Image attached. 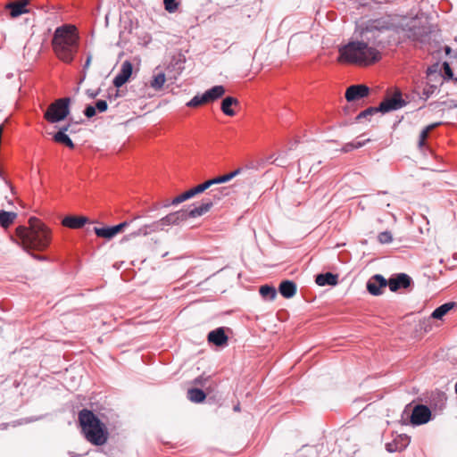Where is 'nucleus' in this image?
Returning <instances> with one entry per match:
<instances>
[{
	"instance_id": "21",
	"label": "nucleus",
	"mask_w": 457,
	"mask_h": 457,
	"mask_svg": "<svg viewBox=\"0 0 457 457\" xmlns=\"http://www.w3.org/2000/svg\"><path fill=\"white\" fill-rule=\"evenodd\" d=\"M278 291L285 298H291L296 294V285L291 280H284L280 283Z\"/></svg>"
},
{
	"instance_id": "47",
	"label": "nucleus",
	"mask_w": 457,
	"mask_h": 457,
	"mask_svg": "<svg viewBox=\"0 0 457 457\" xmlns=\"http://www.w3.org/2000/svg\"><path fill=\"white\" fill-rule=\"evenodd\" d=\"M447 104H445V106L448 109L457 108V101L454 100H448L446 101Z\"/></svg>"
},
{
	"instance_id": "50",
	"label": "nucleus",
	"mask_w": 457,
	"mask_h": 457,
	"mask_svg": "<svg viewBox=\"0 0 457 457\" xmlns=\"http://www.w3.org/2000/svg\"><path fill=\"white\" fill-rule=\"evenodd\" d=\"M271 162L275 163L277 166L284 167L285 163H286V161L284 159L277 158V159L271 161Z\"/></svg>"
},
{
	"instance_id": "27",
	"label": "nucleus",
	"mask_w": 457,
	"mask_h": 457,
	"mask_svg": "<svg viewBox=\"0 0 457 457\" xmlns=\"http://www.w3.org/2000/svg\"><path fill=\"white\" fill-rule=\"evenodd\" d=\"M206 397L205 393L199 388H190L187 390V398L193 403H202Z\"/></svg>"
},
{
	"instance_id": "30",
	"label": "nucleus",
	"mask_w": 457,
	"mask_h": 457,
	"mask_svg": "<svg viewBox=\"0 0 457 457\" xmlns=\"http://www.w3.org/2000/svg\"><path fill=\"white\" fill-rule=\"evenodd\" d=\"M441 124V122H436V123H433V124H430L428 126H427L421 132H420V139H419V147L421 148L424 146L425 145V141L427 139V137H428V134L429 132L434 129L435 128H436L437 126H439Z\"/></svg>"
},
{
	"instance_id": "18",
	"label": "nucleus",
	"mask_w": 457,
	"mask_h": 457,
	"mask_svg": "<svg viewBox=\"0 0 457 457\" xmlns=\"http://www.w3.org/2000/svg\"><path fill=\"white\" fill-rule=\"evenodd\" d=\"M208 341L210 343L214 344L217 346H221L227 344L228 337L225 334V330L223 328H219L214 330H212L208 334Z\"/></svg>"
},
{
	"instance_id": "19",
	"label": "nucleus",
	"mask_w": 457,
	"mask_h": 457,
	"mask_svg": "<svg viewBox=\"0 0 457 457\" xmlns=\"http://www.w3.org/2000/svg\"><path fill=\"white\" fill-rule=\"evenodd\" d=\"M88 222V219L84 216H66L62 224L70 228L77 229L82 228L86 223Z\"/></svg>"
},
{
	"instance_id": "61",
	"label": "nucleus",
	"mask_w": 457,
	"mask_h": 457,
	"mask_svg": "<svg viewBox=\"0 0 457 457\" xmlns=\"http://www.w3.org/2000/svg\"><path fill=\"white\" fill-rule=\"evenodd\" d=\"M234 410H235V411H238V410H239V407H238V406H235Z\"/></svg>"
},
{
	"instance_id": "38",
	"label": "nucleus",
	"mask_w": 457,
	"mask_h": 457,
	"mask_svg": "<svg viewBox=\"0 0 457 457\" xmlns=\"http://www.w3.org/2000/svg\"><path fill=\"white\" fill-rule=\"evenodd\" d=\"M150 235L147 225H144L138 228V230L131 233L132 237H139V236H148Z\"/></svg>"
},
{
	"instance_id": "45",
	"label": "nucleus",
	"mask_w": 457,
	"mask_h": 457,
	"mask_svg": "<svg viewBox=\"0 0 457 457\" xmlns=\"http://www.w3.org/2000/svg\"><path fill=\"white\" fill-rule=\"evenodd\" d=\"M309 166V161L306 158H303L299 161V170H302Z\"/></svg>"
},
{
	"instance_id": "35",
	"label": "nucleus",
	"mask_w": 457,
	"mask_h": 457,
	"mask_svg": "<svg viewBox=\"0 0 457 457\" xmlns=\"http://www.w3.org/2000/svg\"><path fill=\"white\" fill-rule=\"evenodd\" d=\"M378 112H379L378 107H370V108L362 111L361 112H360L357 115L356 119L361 120L363 118H367L368 116L373 115L374 113H377Z\"/></svg>"
},
{
	"instance_id": "46",
	"label": "nucleus",
	"mask_w": 457,
	"mask_h": 457,
	"mask_svg": "<svg viewBox=\"0 0 457 457\" xmlns=\"http://www.w3.org/2000/svg\"><path fill=\"white\" fill-rule=\"evenodd\" d=\"M240 172H241V169H237L234 171L226 174V177H227L228 180L229 181L230 179L235 178L237 175H238Z\"/></svg>"
},
{
	"instance_id": "5",
	"label": "nucleus",
	"mask_w": 457,
	"mask_h": 457,
	"mask_svg": "<svg viewBox=\"0 0 457 457\" xmlns=\"http://www.w3.org/2000/svg\"><path fill=\"white\" fill-rule=\"evenodd\" d=\"M228 193L229 189L225 187L211 189L208 193L209 196L204 198L202 204L199 206L191 209L189 212H187V219L196 218L204 215L210 211L215 202L228 195Z\"/></svg>"
},
{
	"instance_id": "20",
	"label": "nucleus",
	"mask_w": 457,
	"mask_h": 457,
	"mask_svg": "<svg viewBox=\"0 0 457 457\" xmlns=\"http://www.w3.org/2000/svg\"><path fill=\"white\" fill-rule=\"evenodd\" d=\"M225 87L221 85L214 86L212 88L206 90L203 95L206 104L216 101L222 97L225 94Z\"/></svg>"
},
{
	"instance_id": "9",
	"label": "nucleus",
	"mask_w": 457,
	"mask_h": 457,
	"mask_svg": "<svg viewBox=\"0 0 457 457\" xmlns=\"http://www.w3.org/2000/svg\"><path fill=\"white\" fill-rule=\"evenodd\" d=\"M406 104L405 101L402 98L400 93L395 94L393 96L386 98L378 105V110L382 113L389 112L401 109Z\"/></svg>"
},
{
	"instance_id": "34",
	"label": "nucleus",
	"mask_w": 457,
	"mask_h": 457,
	"mask_svg": "<svg viewBox=\"0 0 457 457\" xmlns=\"http://www.w3.org/2000/svg\"><path fill=\"white\" fill-rule=\"evenodd\" d=\"M146 225L148 227V230H149L150 234L165 230L161 222V220H158L156 221H154V222H152L150 224H146Z\"/></svg>"
},
{
	"instance_id": "15",
	"label": "nucleus",
	"mask_w": 457,
	"mask_h": 457,
	"mask_svg": "<svg viewBox=\"0 0 457 457\" xmlns=\"http://www.w3.org/2000/svg\"><path fill=\"white\" fill-rule=\"evenodd\" d=\"M411 278L405 273H399L395 278H391L387 281V286L392 292H396L400 288L410 287Z\"/></svg>"
},
{
	"instance_id": "1",
	"label": "nucleus",
	"mask_w": 457,
	"mask_h": 457,
	"mask_svg": "<svg viewBox=\"0 0 457 457\" xmlns=\"http://www.w3.org/2000/svg\"><path fill=\"white\" fill-rule=\"evenodd\" d=\"M339 62H346L360 66H367L378 62L380 58V53L375 47L370 46L363 41H350L338 49Z\"/></svg>"
},
{
	"instance_id": "11",
	"label": "nucleus",
	"mask_w": 457,
	"mask_h": 457,
	"mask_svg": "<svg viewBox=\"0 0 457 457\" xmlns=\"http://www.w3.org/2000/svg\"><path fill=\"white\" fill-rule=\"evenodd\" d=\"M29 5L30 0H17L8 3L5 7L10 11L12 18H17L21 14L29 13L31 12Z\"/></svg>"
},
{
	"instance_id": "36",
	"label": "nucleus",
	"mask_w": 457,
	"mask_h": 457,
	"mask_svg": "<svg viewBox=\"0 0 457 457\" xmlns=\"http://www.w3.org/2000/svg\"><path fill=\"white\" fill-rule=\"evenodd\" d=\"M165 10L170 13L178 9L179 3L177 0H163Z\"/></svg>"
},
{
	"instance_id": "53",
	"label": "nucleus",
	"mask_w": 457,
	"mask_h": 457,
	"mask_svg": "<svg viewBox=\"0 0 457 457\" xmlns=\"http://www.w3.org/2000/svg\"><path fill=\"white\" fill-rule=\"evenodd\" d=\"M211 180H212V185H216V184H220V183H222L220 176V177H217V178H214V179H211Z\"/></svg>"
},
{
	"instance_id": "60",
	"label": "nucleus",
	"mask_w": 457,
	"mask_h": 457,
	"mask_svg": "<svg viewBox=\"0 0 457 457\" xmlns=\"http://www.w3.org/2000/svg\"><path fill=\"white\" fill-rule=\"evenodd\" d=\"M200 379H201V378H196V379H195V382L200 383Z\"/></svg>"
},
{
	"instance_id": "4",
	"label": "nucleus",
	"mask_w": 457,
	"mask_h": 457,
	"mask_svg": "<svg viewBox=\"0 0 457 457\" xmlns=\"http://www.w3.org/2000/svg\"><path fill=\"white\" fill-rule=\"evenodd\" d=\"M79 422L85 438L94 445H103L108 440L105 425L93 413L83 409L79 412Z\"/></svg>"
},
{
	"instance_id": "57",
	"label": "nucleus",
	"mask_w": 457,
	"mask_h": 457,
	"mask_svg": "<svg viewBox=\"0 0 457 457\" xmlns=\"http://www.w3.org/2000/svg\"><path fill=\"white\" fill-rule=\"evenodd\" d=\"M309 172H317L318 170L314 167V165H312V167H310V169L308 170Z\"/></svg>"
},
{
	"instance_id": "44",
	"label": "nucleus",
	"mask_w": 457,
	"mask_h": 457,
	"mask_svg": "<svg viewBox=\"0 0 457 457\" xmlns=\"http://www.w3.org/2000/svg\"><path fill=\"white\" fill-rule=\"evenodd\" d=\"M353 149H355L353 143H347L343 146L342 151L345 153H348L353 151Z\"/></svg>"
},
{
	"instance_id": "14",
	"label": "nucleus",
	"mask_w": 457,
	"mask_h": 457,
	"mask_svg": "<svg viewBox=\"0 0 457 457\" xmlns=\"http://www.w3.org/2000/svg\"><path fill=\"white\" fill-rule=\"evenodd\" d=\"M133 71V65L129 61H124L120 66V72L113 79V85L115 87H122L130 78Z\"/></svg>"
},
{
	"instance_id": "7",
	"label": "nucleus",
	"mask_w": 457,
	"mask_h": 457,
	"mask_svg": "<svg viewBox=\"0 0 457 457\" xmlns=\"http://www.w3.org/2000/svg\"><path fill=\"white\" fill-rule=\"evenodd\" d=\"M428 82L424 86L422 89V93L420 95V98L423 100H428L431 96H433L436 89H437V84L436 83H431L432 81H436L439 84H442L443 78L441 74L437 73L436 71H432L430 70L428 71L427 73Z\"/></svg>"
},
{
	"instance_id": "55",
	"label": "nucleus",
	"mask_w": 457,
	"mask_h": 457,
	"mask_svg": "<svg viewBox=\"0 0 457 457\" xmlns=\"http://www.w3.org/2000/svg\"><path fill=\"white\" fill-rule=\"evenodd\" d=\"M31 256L37 260H39V261H44L46 260V258L45 256H41V255H37V254H31Z\"/></svg>"
},
{
	"instance_id": "25",
	"label": "nucleus",
	"mask_w": 457,
	"mask_h": 457,
	"mask_svg": "<svg viewBox=\"0 0 457 457\" xmlns=\"http://www.w3.org/2000/svg\"><path fill=\"white\" fill-rule=\"evenodd\" d=\"M454 305H455V303H453V302L445 303L440 305L439 307H437L436 309H435L434 312L431 314V317L434 318V319H436V320H440L450 310H452Z\"/></svg>"
},
{
	"instance_id": "17",
	"label": "nucleus",
	"mask_w": 457,
	"mask_h": 457,
	"mask_svg": "<svg viewBox=\"0 0 457 457\" xmlns=\"http://www.w3.org/2000/svg\"><path fill=\"white\" fill-rule=\"evenodd\" d=\"M160 220L164 228L168 226L178 225L179 222L187 220V212L180 210L169 213Z\"/></svg>"
},
{
	"instance_id": "39",
	"label": "nucleus",
	"mask_w": 457,
	"mask_h": 457,
	"mask_svg": "<svg viewBox=\"0 0 457 457\" xmlns=\"http://www.w3.org/2000/svg\"><path fill=\"white\" fill-rule=\"evenodd\" d=\"M96 113V106H93L91 104H88L85 110H84V114L87 118L90 119L92 117H94Z\"/></svg>"
},
{
	"instance_id": "41",
	"label": "nucleus",
	"mask_w": 457,
	"mask_h": 457,
	"mask_svg": "<svg viewBox=\"0 0 457 457\" xmlns=\"http://www.w3.org/2000/svg\"><path fill=\"white\" fill-rule=\"evenodd\" d=\"M189 190H190L191 195H192L193 197L195 195H198V194H201V193L204 192V189H203L201 184L196 186V187H193V188H191V189H189Z\"/></svg>"
},
{
	"instance_id": "8",
	"label": "nucleus",
	"mask_w": 457,
	"mask_h": 457,
	"mask_svg": "<svg viewBox=\"0 0 457 457\" xmlns=\"http://www.w3.org/2000/svg\"><path fill=\"white\" fill-rule=\"evenodd\" d=\"M139 219V216H136L131 220H125L116 226L105 227V228H94L96 235L99 237L111 239L117 234L120 233L125 228H127L133 220Z\"/></svg>"
},
{
	"instance_id": "32",
	"label": "nucleus",
	"mask_w": 457,
	"mask_h": 457,
	"mask_svg": "<svg viewBox=\"0 0 457 457\" xmlns=\"http://www.w3.org/2000/svg\"><path fill=\"white\" fill-rule=\"evenodd\" d=\"M192 197H193V196H192V195H191L190 190H187V191H186V192L182 193L181 195H179L176 196V197L171 201V203L164 204V207H168V206H170V205H171V204H172V205L179 204L183 203L184 201L188 200V199H190V198H192Z\"/></svg>"
},
{
	"instance_id": "29",
	"label": "nucleus",
	"mask_w": 457,
	"mask_h": 457,
	"mask_svg": "<svg viewBox=\"0 0 457 457\" xmlns=\"http://www.w3.org/2000/svg\"><path fill=\"white\" fill-rule=\"evenodd\" d=\"M54 140L59 144L66 145L70 149H73L75 147V145L73 144L70 137L67 134L62 133V131H57L54 135Z\"/></svg>"
},
{
	"instance_id": "56",
	"label": "nucleus",
	"mask_w": 457,
	"mask_h": 457,
	"mask_svg": "<svg viewBox=\"0 0 457 457\" xmlns=\"http://www.w3.org/2000/svg\"><path fill=\"white\" fill-rule=\"evenodd\" d=\"M445 54H449L452 52V49H451V47H450V46H446L445 47Z\"/></svg>"
},
{
	"instance_id": "28",
	"label": "nucleus",
	"mask_w": 457,
	"mask_h": 457,
	"mask_svg": "<svg viewBox=\"0 0 457 457\" xmlns=\"http://www.w3.org/2000/svg\"><path fill=\"white\" fill-rule=\"evenodd\" d=\"M166 81L165 74L162 71L154 74L153 79L150 81V87L154 90H160L162 88Z\"/></svg>"
},
{
	"instance_id": "37",
	"label": "nucleus",
	"mask_w": 457,
	"mask_h": 457,
	"mask_svg": "<svg viewBox=\"0 0 457 457\" xmlns=\"http://www.w3.org/2000/svg\"><path fill=\"white\" fill-rule=\"evenodd\" d=\"M378 241L381 244H389L393 240L392 234L389 231H384L378 234Z\"/></svg>"
},
{
	"instance_id": "59",
	"label": "nucleus",
	"mask_w": 457,
	"mask_h": 457,
	"mask_svg": "<svg viewBox=\"0 0 457 457\" xmlns=\"http://www.w3.org/2000/svg\"><path fill=\"white\" fill-rule=\"evenodd\" d=\"M381 204H385L386 206H389L390 205L389 202H386V201H381Z\"/></svg>"
},
{
	"instance_id": "26",
	"label": "nucleus",
	"mask_w": 457,
	"mask_h": 457,
	"mask_svg": "<svg viewBox=\"0 0 457 457\" xmlns=\"http://www.w3.org/2000/svg\"><path fill=\"white\" fill-rule=\"evenodd\" d=\"M259 292L266 301H273L277 296V290L272 286L263 285L260 287Z\"/></svg>"
},
{
	"instance_id": "58",
	"label": "nucleus",
	"mask_w": 457,
	"mask_h": 457,
	"mask_svg": "<svg viewBox=\"0 0 457 457\" xmlns=\"http://www.w3.org/2000/svg\"><path fill=\"white\" fill-rule=\"evenodd\" d=\"M220 178H221V181H222V183H225V182H228V179H227V177H226V174H225V175H223V176H220Z\"/></svg>"
},
{
	"instance_id": "54",
	"label": "nucleus",
	"mask_w": 457,
	"mask_h": 457,
	"mask_svg": "<svg viewBox=\"0 0 457 457\" xmlns=\"http://www.w3.org/2000/svg\"><path fill=\"white\" fill-rule=\"evenodd\" d=\"M69 129H70V124L62 127L58 131H62V133L66 134V132L69 130Z\"/></svg>"
},
{
	"instance_id": "2",
	"label": "nucleus",
	"mask_w": 457,
	"mask_h": 457,
	"mask_svg": "<svg viewBox=\"0 0 457 457\" xmlns=\"http://www.w3.org/2000/svg\"><path fill=\"white\" fill-rule=\"evenodd\" d=\"M52 46L56 56L62 62L71 63L79 48L76 28L71 25L58 27L54 30Z\"/></svg>"
},
{
	"instance_id": "6",
	"label": "nucleus",
	"mask_w": 457,
	"mask_h": 457,
	"mask_svg": "<svg viewBox=\"0 0 457 457\" xmlns=\"http://www.w3.org/2000/svg\"><path fill=\"white\" fill-rule=\"evenodd\" d=\"M69 97L60 98L51 104L46 111L44 117L50 123H56L64 120L70 113Z\"/></svg>"
},
{
	"instance_id": "40",
	"label": "nucleus",
	"mask_w": 457,
	"mask_h": 457,
	"mask_svg": "<svg viewBox=\"0 0 457 457\" xmlns=\"http://www.w3.org/2000/svg\"><path fill=\"white\" fill-rule=\"evenodd\" d=\"M108 108L107 102L105 100H98L96 103V109L99 112H104Z\"/></svg>"
},
{
	"instance_id": "43",
	"label": "nucleus",
	"mask_w": 457,
	"mask_h": 457,
	"mask_svg": "<svg viewBox=\"0 0 457 457\" xmlns=\"http://www.w3.org/2000/svg\"><path fill=\"white\" fill-rule=\"evenodd\" d=\"M445 104H447V102H433L429 104V107H431L432 110L442 109Z\"/></svg>"
},
{
	"instance_id": "24",
	"label": "nucleus",
	"mask_w": 457,
	"mask_h": 457,
	"mask_svg": "<svg viewBox=\"0 0 457 457\" xmlns=\"http://www.w3.org/2000/svg\"><path fill=\"white\" fill-rule=\"evenodd\" d=\"M17 218V213L13 212H5L0 211V226L3 228H8L15 219Z\"/></svg>"
},
{
	"instance_id": "3",
	"label": "nucleus",
	"mask_w": 457,
	"mask_h": 457,
	"mask_svg": "<svg viewBox=\"0 0 457 457\" xmlns=\"http://www.w3.org/2000/svg\"><path fill=\"white\" fill-rule=\"evenodd\" d=\"M29 227L20 226L16 228V235L25 250L33 249L42 251L50 243V232L47 228L37 218L31 217Z\"/></svg>"
},
{
	"instance_id": "22",
	"label": "nucleus",
	"mask_w": 457,
	"mask_h": 457,
	"mask_svg": "<svg viewBox=\"0 0 457 457\" xmlns=\"http://www.w3.org/2000/svg\"><path fill=\"white\" fill-rule=\"evenodd\" d=\"M315 282L319 286H336L338 282L337 275H335L331 272L320 273L316 276Z\"/></svg>"
},
{
	"instance_id": "48",
	"label": "nucleus",
	"mask_w": 457,
	"mask_h": 457,
	"mask_svg": "<svg viewBox=\"0 0 457 457\" xmlns=\"http://www.w3.org/2000/svg\"><path fill=\"white\" fill-rule=\"evenodd\" d=\"M87 95L89 98H96L99 95V90H87Z\"/></svg>"
},
{
	"instance_id": "23",
	"label": "nucleus",
	"mask_w": 457,
	"mask_h": 457,
	"mask_svg": "<svg viewBox=\"0 0 457 457\" xmlns=\"http://www.w3.org/2000/svg\"><path fill=\"white\" fill-rule=\"evenodd\" d=\"M238 101L237 98L232 96L225 97L221 102V111L224 114L228 116H234L236 114L235 111L231 108L232 105H237Z\"/></svg>"
},
{
	"instance_id": "16",
	"label": "nucleus",
	"mask_w": 457,
	"mask_h": 457,
	"mask_svg": "<svg viewBox=\"0 0 457 457\" xmlns=\"http://www.w3.org/2000/svg\"><path fill=\"white\" fill-rule=\"evenodd\" d=\"M410 444V437L407 435H399L394 441L386 445V449L389 453L401 452Z\"/></svg>"
},
{
	"instance_id": "12",
	"label": "nucleus",
	"mask_w": 457,
	"mask_h": 457,
	"mask_svg": "<svg viewBox=\"0 0 457 457\" xmlns=\"http://www.w3.org/2000/svg\"><path fill=\"white\" fill-rule=\"evenodd\" d=\"M370 88L362 84L352 85L345 91V98L348 102H353L368 96Z\"/></svg>"
},
{
	"instance_id": "13",
	"label": "nucleus",
	"mask_w": 457,
	"mask_h": 457,
	"mask_svg": "<svg viewBox=\"0 0 457 457\" xmlns=\"http://www.w3.org/2000/svg\"><path fill=\"white\" fill-rule=\"evenodd\" d=\"M386 286L387 280L382 275L376 274L367 282V290L372 295H379Z\"/></svg>"
},
{
	"instance_id": "33",
	"label": "nucleus",
	"mask_w": 457,
	"mask_h": 457,
	"mask_svg": "<svg viewBox=\"0 0 457 457\" xmlns=\"http://www.w3.org/2000/svg\"><path fill=\"white\" fill-rule=\"evenodd\" d=\"M205 104L206 102L204 100V95H196L189 102L187 103V106L198 107Z\"/></svg>"
},
{
	"instance_id": "42",
	"label": "nucleus",
	"mask_w": 457,
	"mask_h": 457,
	"mask_svg": "<svg viewBox=\"0 0 457 457\" xmlns=\"http://www.w3.org/2000/svg\"><path fill=\"white\" fill-rule=\"evenodd\" d=\"M91 61H92V55L89 54V55H87L86 62L83 66V79H85V77H86V71L89 68Z\"/></svg>"
},
{
	"instance_id": "10",
	"label": "nucleus",
	"mask_w": 457,
	"mask_h": 457,
	"mask_svg": "<svg viewBox=\"0 0 457 457\" xmlns=\"http://www.w3.org/2000/svg\"><path fill=\"white\" fill-rule=\"evenodd\" d=\"M431 418L430 409L423 404H417L411 411V422L413 425H422L429 421Z\"/></svg>"
},
{
	"instance_id": "52",
	"label": "nucleus",
	"mask_w": 457,
	"mask_h": 457,
	"mask_svg": "<svg viewBox=\"0 0 457 457\" xmlns=\"http://www.w3.org/2000/svg\"><path fill=\"white\" fill-rule=\"evenodd\" d=\"M368 141H369V139L353 143L354 148L357 149V148L362 147Z\"/></svg>"
},
{
	"instance_id": "31",
	"label": "nucleus",
	"mask_w": 457,
	"mask_h": 457,
	"mask_svg": "<svg viewBox=\"0 0 457 457\" xmlns=\"http://www.w3.org/2000/svg\"><path fill=\"white\" fill-rule=\"evenodd\" d=\"M424 29L417 28L415 25H413L408 34L407 37L412 40L420 41L421 40L422 36L425 34Z\"/></svg>"
},
{
	"instance_id": "51",
	"label": "nucleus",
	"mask_w": 457,
	"mask_h": 457,
	"mask_svg": "<svg viewBox=\"0 0 457 457\" xmlns=\"http://www.w3.org/2000/svg\"><path fill=\"white\" fill-rule=\"evenodd\" d=\"M201 186H202L203 189H204V191H205L206 189L210 188L213 185H212V180L209 179V180L202 183Z\"/></svg>"
},
{
	"instance_id": "49",
	"label": "nucleus",
	"mask_w": 457,
	"mask_h": 457,
	"mask_svg": "<svg viewBox=\"0 0 457 457\" xmlns=\"http://www.w3.org/2000/svg\"><path fill=\"white\" fill-rule=\"evenodd\" d=\"M444 70H445V74L448 77H453V71L448 63H446V62L444 63Z\"/></svg>"
}]
</instances>
